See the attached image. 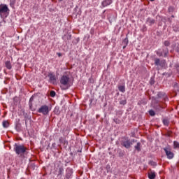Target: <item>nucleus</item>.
<instances>
[{
    "label": "nucleus",
    "instance_id": "obj_19",
    "mask_svg": "<svg viewBox=\"0 0 179 179\" xmlns=\"http://www.w3.org/2000/svg\"><path fill=\"white\" fill-rule=\"evenodd\" d=\"M34 100H36V96H32L30 99H29V108H31V107H33V101H34Z\"/></svg>",
    "mask_w": 179,
    "mask_h": 179
},
{
    "label": "nucleus",
    "instance_id": "obj_38",
    "mask_svg": "<svg viewBox=\"0 0 179 179\" xmlns=\"http://www.w3.org/2000/svg\"><path fill=\"white\" fill-rule=\"evenodd\" d=\"M150 1H151L152 2H153V1H155V0H150Z\"/></svg>",
    "mask_w": 179,
    "mask_h": 179
},
{
    "label": "nucleus",
    "instance_id": "obj_15",
    "mask_svg": "<svg viewBox=\"0 0 179 179\" xmlns=\"http://www.w3.org/2000/svg\"><path fill=\"white\" fill-rule=\"evenodd\" d=\"M146 22H147L150 26H152V24H155V23L156 22V20H155L152 19V18L148 17V18L146 20Z\"/></svg>",
    "mask_w": 179,
    "mask_h": 179
},
{
    "label": "nucleus",
    "instance_id": "obj_4",
    "mask_svg": "<svg viewBox=\"0 0 179 179\" xmlns=\"http://www.w3.org/2000/svg\"><path fill=\"white\" fill-rule=\"evenodd\" d=\"M60 84L63 86H66L65 89H68L69 87V76H63L60 78Z\"/></svg>",
    "mask_w": 179,
    "mask_h": 179
},
{
    "label": "nucleus",
    "instance_id": "obj_20",
    "mask_svg": "<svg viewBox=\"0 0 179 179\" xmlns=\"http://www.w3.org/2000/svg\"><path fill=\"white\" fill-rule=\"evenodd\" d=\"M5 66L7 69H12V64L10 63V61H6L5 62Z\"/></svg>",
    "mask_w": 179,
    "mask_h": 179
},
{
    "label": "nucleus",
    "instance_id": "obj_36",
    "mask_svg": "<svg viewBox=\"0 0 179 179\" xmlns=\"http://www.w3.org/2000/svg\"><path fill=\"white\" fill-rule=\"evenodd\" d=\"M171 9L172 10V9H173V8H169V10H170Z\"/></svg>",
    "mask_w": 179,
    "mask_h": 179
},
{
    "label": "nucleus",
    "instance_id": "obj_1",
    "mask_svg": "<svg viewBox=\"0 0 179 179\" xmlns=\"http://www.w3.org/2000/svg\"><path fill=\"white\" fill-rule=\"evenodd\" d=\"M26 150H27V148L23 145H17L16 143L14 145V151L17 155L22 156V155L26 153Z\"/></svg>",
    "mask_w": 179,
    "mask_h": 179
},
{
    "label": "nucleus",
    "instance_id": "obj_24",
    "mask_svg": "<svg viewBox=\"0 0 179 179\" xmlns=\"http://www.w3.org/2000/svg\"><path fill=\"white\" fill-rule=\"evenodd\" d=\"M3 128H8L9 127V122L8 121H3Z\"/></svg>",
    "mask_w": 179,
    "mask_h": 179
},
{
    "label": "nucleus",
    "instance_id": "obj_37",
    "mask_svg": "<svg viewBox=\"0 0 179 179\" xmlns=\"http://www.w3.org/2000/svg\"><path fill=\"white\" fill-rule=\"evenodd\" d=\"M178 52H179V48H178Z\"/></svg>",
    "mask_w": 179,
    "mask_h": 179
},
{
    "label": "nucleus",
    "instance_id": "obj_7",
    "mask_svg": "<svg viewBox=\"0 0 179 179\" xmlns=\"http://www.w3.org/2000/svg\"><path fill=\"white\" fill-rule=\"evenodd\" d=\"M155 64L156 66H162L163 68L166 65V60H160L159 58L155 59Z\"/></svg>",
    "mask_w": 179,
    "mask_h": 179
},
{
    "label": "nucleus",
    "instance_id": "obj_10",
    "mask_svg": "<svg viewBox=\"0 0 179 179\" xmlns=\"http://www.w3.org/2000/svg\"><path fill=\"white\" fill-rule=\"evenodd\" d=\"M73 173V171H72V169L67 168L66 170V178L69 179L72 177V174Z\"/></svg>",
    "mask_w": 179,
    "mask_h": 179
},
{
    "label": "nucleus",
    "instance_id": "obj_18",
    "mask_svg": "<svg viewBox=\"0 0 179 179\" xmlns=\"http://www.w3.org/2000/svg\"><path fill=\"white\" fill-rule=\"evenodd\" d=\"M128 38H125L122 41V45H123V50H125L127 48V45H128Z\"/></svg>",
    "mask_w": 179,
    "mask_h": 179
},
{
    "label": "nucleus",
    "instance_id": "obj_9",
    "mask_svg": "<svg viewBox=\"0 0 179 179\" xmlns=\"http://www.w3.org/2000/svg\"><path fill=\"white\" fill-rule=\"evenodd\" d=\"M48 78H50V83H52V85L57 84V77H55V74L49 73Z\"/></svg>",
    "mask_w": 179,
    "mask_h": 179
},
{
    "label": "nucleus",
    "instance_id": "obj_17",
    "mask_svg": "<svg viewBox=\"0 0 179 179\" xmlns=\"http://www.w3.org/2000/svg\"><path fill=\"white\" fill-rule=\"evenodd\" d=\"M72 36L67 34V35H64L62 36V40H64V41H69V40H71Z\"/></svg>",
    "mask_w": 179,
    "mask_h": 179
},
{
    "label": "nucleus",
    "instance_id": "obj_34",
    "mask_svg": "<svg viewBox=\"0 0 179 179\" xmlns=\"http://www.w3.org/2000/svg\"><path fill=\"white\" fill-rule=\"evenodd\" d=\"M57 55H58V57H62V54H61V53H57Z\"/></svg>",
    "mask_w": 179,
    "mask_h": 179
},
{
    "label": "nucleus",
    "instance_id": "obj_25",
    "mask_svg": "<svg viewBox=\"0 0 179 179\" xmlns=\"http://www.w3.org/2000/svg\"><path fill=\"white\" fill-rule=\"evenodd\" d=\"M120 104L122 106H125V104H127V99H125V98L124 99H121L120 101Z\"/></svg>",
    "mask_w": 179,
    "mask_h": 179
},
{
    "label": "nucleus",
    "instance_id": "obj_6",
    "mask_svg": "<svg viewBox=\"0 0 179 179\" xmlns=\"http://www.w3.org/2000/svg\"><path fill=\"white\" fill-rule=\"evenodd\" d=\"M164 150L166 155L167 159L171 160V159L174 158V153L170 150L168 148H164Z\"/></svg>",
    "mask_w": 179,
    "mask_h": 179
},
{
    "label": "nucleus",
    "instance_id": "obj_14",
    "mask_svg": "<svg viewBox=\"0 0 179 179\" xmlns=\"http://www.w3.org/2000/svg\"><path fill=\"white\" fill-rule=\"evenodd\" d=\"M148 178L150 179L156 178V172L153 171H150V172H148Z\"/></svg>",
    "mask_w": 179,
    "mask_h": 179
},
{
    "label": "nucleus",
    "instance_id": "obj_12",
    "mask_svg": "<svg viewBox=\"0 0 179 179\" xmlns=\"http://www.w3.org/2000/svg\"><path fill=\"white\" fill-rule=\"evenodd\" d=\"M113 1L111 0H103L101 3L103 8H106V6H108V5H111Z\"/></svg>",
    "mask_w": 179,
    "mask_h": 179
},
{
    "label": "nucleus",
    "instance_id": "obj_32",
    "mask_svg": "<svg viewBox=\"0 0 179 179\" xmlns=\"http://www.w3.org/2000/svg\"><path fill=\"white\" fill-rule=\"evenodd\" d=\"M174 68H176V69H178L179 64H176L175 66H174Z\"/></svg>",
    "mask_w": 179,
    "mask_h": 179
},
{
    "label": "nucleus",
    "instance_id": "obj_3",
    "mask_svg": "<svg viewBox=\"0 0 179 179\" xmlns=\"http://www.w3.org/2000/svg\"><path fill=\"white\" fill-rule=\"evenodd\" d=\"M134 142H136L135 139H133L132 141L129 139H126V140L122 141L121 144H122V146H124V148H126V149H129V148L132 146Z\"/></svg>",
    "mask_w": 179,
    "mask_h": 179
},
{
    "label": "nucleus",
    "instance_id": "obj_31",
    "mask_svg": "<svg viewBox=\"0 0 179 179\" xmlns=\"http://www.w3.org/2000/svg\"><path fill=\"white\" fill-rule=\"evenodd\" d=\"M114 122H115L116 124H120L121 122V120L118 119H114Z\"/></svg>",
    "mask_w": 179,
    "mask_h": 179
},
{
    "label": "nucleus",
    "instance_id": "obj_22",
    "mask_svg": "<svg viewBox=\"0 0 179 179\" xmlns=\"http://www.w3.org/2000/svg\"><path fill=\"white\" fill-rule=\"evenodd\" d=\"M118 90L122 93H125V85H118Z\"/></svg>",
    "mask_w": 179,
    "mask_h": 179
},
{
    "label": "nucleus",
    "instance_id": "obj_26",
    "mask_svg": "<svg viewBox=\"0 0 179 179\" xmlns=\"http://www.w3.org/2000/svg\"><path fill=\"white\" fill-rule=\"evenodd\" d=\"M157 55H158V57H163V52H162L161 50H158L156 52Z\"/></svg>",
    "mask_w": 179,
    "mask_h": 179
},
{
    "label": "nucleus",
    "instance_id": "obj_30",
    "mask_svg": "<svg viewBox=\"0 0 179 179\" xmlns=\"http://www.w3.org/2000/svg\"><path fill=\"white\" fill-rule=\"evenodd\" d=\"M50 94V97H55V94H56L55 91H51Z\"/></svg>",
    "mask_w": 179,
    "mask_h": 179
},
{
    "label": "nucleus",
    "instance_id": "obj_13",
    "mask_svg": "<svg viewBox=\"0 0 179 179\" xmlns=\"http://www.w3.org/2000/svg\"><path fill=\"white\" fill-rule=\"evenodd\" d=\"M62 174H64V167L60 166L57 170V177L61 178V177H62Z\"/></svg>",
    "mask_w": 179,
    "mask_h": 179
},
{
    "label": "nucleus",
    "instance_id": "obj_29",
    "mask_svg": "<svg viewBox=\"0 0 179 179\" xmlns=\"http://www.w3.org/2000/svg\"><path fill=\"white\" fill-rule=\"evenodd\" d=\"M164 45H165V47H169L170 45V41H165L164 42Z\"/></svg>",
    "mask_w": 179,
    "mask_h": 179
},
{
    "label": "nucleus",
    "instance_id": "obj_2",
    "mask_svg": "<svg viewBox=\"0 0 179 179\" xmlns=\"http://www.w3.org/2000/svg\"><path fill=\"white\" fill-rule=\"evenodd\" d=\"M9 8L6 4H1L0 5V16L1 17H3L4 16H7L9 15Z\"/></svg>",
    "mask_w": 179,
    "mask_h": 179
},
{
    "label": "nucleus",
    "instance_id": "obj_16",
    "mask_svg": "<svg viewBox=\"0 0 179 179\" xmlns=\"http://www.w3.org/2000/svg\"><path fill=\"white\" fill-rule=\"evenodd\" d=\"M141 143H137V144L134 146V149L136 150V152H141V150H142L141 148Z\"/></svg>",
    "mask_w": 179,
    "mask_h": 179
},
{
    "label": "nucleus",
    "instance_id": "obj_28",
    "mask_svg": "<svg viewBox=\"0 0 179 179\" xmlns=\"http://www.w3.org/2000/svg\"><path fill=\"white\" fill-rule=\"evenodd\" d=\"M163 124H164V125L168 126L169 125V120L168 119H164L163 120Z\"/></svg>",
    "mask_w": 179,
    "mask_h": 179
},
{
    "label": "nucleus",
    "instance_id": "obj_35",
    "mask_svg": "<svg viewBox=\"0 0 179 179\" xmlns=\"http://www.w3.org/2000/svg\"><path fill=\"white\" fill-rule=\"evenodd\" d=\"M174 87H175V88H176V87H178V84H175Z\"/></svg>",
    "mask_w": 179,
    "mask_h": 179
},
{
    "label": "nucleus",
    "instance_id": "obj_11",
    "mask_svg": "<svg viewBox=\"0 0 179 179\" xmlns=\"http://www.w3.org/2000/svg\"><path fill=\"white\" fill-rule=\"evenodd\" d=\"M164 108H166V104L162 105L161 103H158L155 106V109L157 111H162Z\"/></svg>",
    "mask_w": 179,
    "mask_h": 179
},
{
    "label": "nucleus",
    "instance_id": "obj_8",
    "mask_svg": "<svg viewBox=\"0 0 179 179\" xmlns=\"http://www.w3.org/2000/svg\"><path fill=\"white\" fill-rule=\"evenodd\" d=\"M158 99H162V100H164V101H169V97L164 92H159L157 94Z\"/></svg>",
    "mask_w": 179,
    "mask_h": 179
},
{
    "label": "nucleus",
    "instance_id": "obj_27",
    "mask_svg": "<svg viewBox=\"0 0 179 179\" xmlns=\"http://www.w3.org/2000/svg\"><path fill=\"white\" fill-rule=\"evenodd\" d=\"M149 114H150V115H151V117H155V115H156V113H155V110H150Z\"/></svg>",
    "mask_w": 179,
    "mask_h": 179
},
{
    "label": "nucleus",
    "instance_id": "obj_5",
    "mask_svg": "<svg viewBox=\"0 0 179 179\" xmlns=\"http://www.w3.org/2000/svg\"><path fill=\"white\" fill-rule=\"evenodd\" d=\"M38 113H41V114H43V115H48L50 110L46 105H43L38 109Z\"/></svg>",
    "mask_w": 179,
    "mask_h": 179
},
{
    "label": "nucleus",
    "instance_id": "obj_33",
    "mask_svg": "<svg viewBox=\"0 0 179 179\" xmlns=\"http://www.w3.org/2000/svg\"><path fill=\"white\" fill-rule=\"evenodd\" d=\"M151 164H152V166H156V163H155L154 162H151Z\"/></svg>",
    "mask_w": 179,
    "mask_h": 179
},
{
    "label": "nucleus",
    "instance_id": "obj_21",
    "mask_svg": "<svg viewBox=\"0 0 179 179\" xmlns=\"http://www.w3.org/2000/svg\"><path fill=\"white\" fill-rule=\"evenodd\" d=\"M162 54H164V57L166 58L167 55H169V48H164L162 50Z\"/></svg>",
    "mask_w": 179,
    "mask_h": 179
},
{
    "label": "nucleus",
    "instance_id": "obj_23",
    "mask_svg": "<svg viewBox=\"0 0 179 179\" xmlns=\"http://www.w3.org/2000/svg\"><path fill=\"white\" fill-rule=\"evenodd\" d=\"M173 149L176 150H179V143L178 141L173 142Z\"/></svg>",
    "mask_w": 179,
    "mask_h": 179
}]
</instances>
